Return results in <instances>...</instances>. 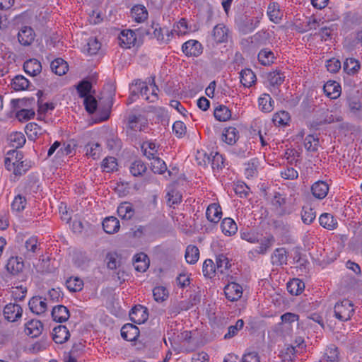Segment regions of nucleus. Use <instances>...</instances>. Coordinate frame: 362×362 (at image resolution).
Masks as SVG:
<instances>
[{"mask_svg":"<svg viewBox=\"0 0 362 362\" xmlns=\"http://www.w3.org/2000/svg\"><path fill=\"white\" fill-rule=\"evenodd\" d=\"M23 158V155L21 151L16 149L8 151L4 158L6 169L12 172L16 176L24 175L30 168V165Z\"/></svg>","mask_w":362,"mask_h":362,"instance_id":"nucleus-1","label":"nucleus"},{"mask_svg":"<svg viewBox=\"0 0 362 362\" xmlns=\"http://www.w3.org/2000/svg\"><path fill=\"white\" fill-rule=\"evenodd\" d=\"M149 86L147 82L137 80L130 88L132 95L140 93L141 97L149 103H154L158 99V88L155 83L154 78H149Z\"/></svg>","mask_w":362,"mask_h":362,"instance_id":"nucleus-2","label":"nucleus"},{"mask_svg":"<svg viewBox=\"0 0 362 362\" xmlns=\"http://www.w3.org/2000/svg\"><path fill=\"white\" fill-rule=\"evenodd\" d=\"M259 22L258 17L242 15L235 18V25L240 33L247 35L253 32L259 26Z\"/></svg>","mask_w":362,"mask_h":362,"instance_id":"nucleus-3","label":"nucleus"},{"mask_svg":"<svg viewBox=\"0 0 362 362\" xmlns=\"http://www.w3.org/2000/svg\"><path fill=\"white\" fill-rule=\"evenodd\" d=\"M354 312V304L348 299L337 302L334 307V317L342 322L351 320Z\"/></svg>","mask_w":362,"mask_h":362,"instance_id":"nucleus-4","label":"nucleus"},{"mask_svg":"<svg viewBox=\"0 0 362 362\" xmlns=\"http://www.w3.org/2000/svg\"><path fill=\"white\" fill-rule=\"evenodd\" d=\"M147 34L151 35L160 44L168 43L173 37V32L162 28L158 23H153Z\"/></svg>","mask_w":362,"mask_h":362,"instance_id":"nucleus-5","label":"nucleus"},{"mask_svg":"<svg viewBox=\"0 0 362 362\" xmlns=\"http://www.w3.org/2000/svg\"><path fill=\"white\" fill-rule=\"evenodd\" d=\"M3 313L6 320L14 322L21 318L23 308L17 303H10L4 307Z\"/></svg>","mask_w":362,"mask_h":362,"instance_id":"nucleus-6","label":"nucleus"},{"mask_svg":"<svg viewBox=\"0 0 362 362\" xmlns=\"http://www.w3.org/2000/svg\"><path fill=\"white\" fill-rule=\"evenodd\" d=\"M136 35L132 30H124L118 36L119 45L125 49L134 47L136 43Z\"/></svg>","mask_w":362,"mask_h":362,"instance_id":"nucleus-7","label":"nucleus"},{"mask_svg":"<svg viewBox=\"0 0 362 362\" xmlns=\"http://www.w3.org/2000/svg\"><path fill=\"white\" fill-rule=\"evenodd\" d=\"M182 51L187 57H198L203 51L202 44L195 40H189L182 46Z\"/></svg>","mask_w":362,"mask_h":362,"instance_id":"nucleus-8","label":"nucleus"},{"mask_svg":"<svg viewBox=\"0 0 362 362\" xmlns=\"http://www.w3.org/2000/svg\"><path fill=\"white\" fill-rule=\"evenodd\" d=\"M224 293L228 300L237 301L243 296V287L235 282H230L224 287Z\"/></svg>","mask_w":362,"mask_h":362,"instance_id":"nucleus-9","label":"nucleus"},{"mask_svg":"<svg viewBox=\"0 0 362 362\" xmlns=\"http://www.w3.org/2000/svg\"><path fill=\"white\" fill-rule=\"evenodd\" d=\"M29 308L32 313L40 315L47 310V299L41 296L33 297L28 303Z\"/></svg>","mask_w":362,"mask_h":362,"instance_id":"nucleus-10","label":"nucleus"},{"mask_svg":"<svg viewBox=\"0 0 362 362\" xmlns=\"http://www.w3.org/2000/svg\"><path fill=\"white\" fill-rule=\"evenodd\" d=\"M148 313L146 308L136 305L129 312V319L135 324H142L148 320Z\"/></svg>","mask_w":362,"mask_h":362,"instance_id":"nucleus-11","label":"nucleus"},{"mask_svg":"<svg viewBox=\"0 0 362 362\" xmlns=\"http://www.w3.org/2000/svg\"><path fill=\"white\" fill-rule=\"evenodd\" d=\"M35 33L33 29L30 26H23L18 33V40L23 46H29L34 41Z\"/></svg>","mask_w":362,"mask_h":362,"instance_id":"nucleus-12","label":"nucleus"},{"mask_svg":"<svg viewBox=\"0 0 362 362\" xmlns=\"http://www.w3.org/2000/svg\"><path fill=\"white\" fill-rule=\"evenodd\" d=\"M329 190V186L325 181L318 180L311 186L313 197L319 200L325 199Z\"/></svg>","mask_w":362,"mask_h":362,"instance_id":"nucleus-13","label":"nucleus"},{"mask_svg":"<svg viewBox=\"0 0 362 362\" xmlns=\"http://www.w3.org/2000/svg\"><path fill=\"white\" fill-rule=\"evenodd\" d=\"M212 37L216 43L226 42L229 38V29L223 23L214 26Z\"/></svg>","mask_w":362,"mask_h":362,"instance_id":"nucleus-14","label":"nucleus"},{"mask_svg":"<svg viewBox=\"0 0 362 362\" xmlns=\"http://www.w3.org/2000/svg\"><path fill=\"white\" fill-rule=\"evenodd\" d=\"M274 33L269 30H261L253 35L251 38V43L256 45H265L270 42Z\"/></svg>","mask_w":362,"mask_h":362,"instance_id":"nucleus-15","label":"nucleus"},{"mask_svg":"<svg viewBox=\"0 0 362 362\" xmlns=\"http://www.w3.org/2000/svg\"><path fill=\"white\" fill-rule=\"evenodd\" d=\"M42 329L43 325L38 320H30L25 324V333L32 338L39 337Z\"/></svg>","mask_w":362,"mask_h":362,"instance_id":"nucleus-16","label":"nucleus"},{"mask_svg":"<svg viewBox=\"0 0 362 362\" xmlns=\"http://www.w3.org/2000/svg\"><path fill=\"white\" fill-rule=\"evenodd\" d=\"M325 95L330 99L338 98L341 93L339 83L335 81H328L323 86Z\"/></svg>","mask_w":362,"mask_h":362,"instance_id":"nucleus-17","label":"nucleus"},{"mask_svg":"<svg viewBox=\"0 0 362 362\" xmlns=\"http://www.w3.org/2000/svg\"><path fill=\"white\" fill-rule=\"evenodd\" d=\"M275 238L272 235H269L259 239V245L253 249V252L257 255H265L274 244Z\"/></svg>","mask_w":362,"mask_h":362,"instance_id":"nucleus-18","label":"nucleus"},{"mask_svg":"<svg viewBox=\"0 0 362 362\" xmlns=\"http://www.w3.org/2000/svg\"><path fill=\"white\" fill-rule=\"evenodd\" d=\"M6 270L8 272L13 275H18L20 274L24 267L23 261L18 257H11L6 264Z\"/></svg>","mask_w":362,"mask_h":362,"instance_id":"nucleus-19","label":"nucleus"},{"mask_svg":"<svg viewBox=\"0 0 362 362\" xmlns=\"http://www.w3.org/2000/svg\"><path fill=\"white\" fill-rule=\"evenodd\" d=\"M121 336L126 341H133L139 336V328L133 324L127 323L122 327Z\"/></svg>","mask_w":362,"mask_h":362,"instance_id":"nucleus-20","label":"nucleus"},{"mask_svg":"<svg viewBox=\"0 0 362 362\" xmlns=\"http://www.w3.org/2000/svg\"><path fill=\"white\" fill-rule=\"evenodd\" d=\"M206 216L209 221L211 223H218L222 217V210L220 205L217 203L209 204L206 211Z\"/></svg>","mask_w":362,"mask_h":362,"instance_id":"nucleus-21","label":"nucleus"},{"mask_svg":"<svg viewBox=\"0 0 362 362\" xmlns=\"http://www.w3.org/2000/svg\"><path fill=\"white\" fill-rule=\"evenodd\" d=\"M70 337V333L64 325H59L53 329L52 339L56 344H62Z\"/></svg>","mask_w":362,"mask_h":362,"instance_id":"nucleus-22","label":"nucleus"},{"mask_svg":"<svg viewBox=\"0 0 362 362\" xmlns=\"http://www.w3.org/2000/svg\"><path fill=\"white\" fill-rule=\"evenodd\" d=\"M288 252L284 247L276 248L271 256L273 265L281 266L287 264Z\"/></svg>","mask_w":362,"mask_h":362,"instance_id":"nucleus-23","label":"nucleus"},{"mask_svg":"<svg viewBox=\"0 0 362 362\" xmlns=\"http://www.w3.org/2000/svg\"><path fill=\"white\" fill-rule=\"evenodd\" d=\"M117 214L123 220H130L134 216L135 210L132 203L124 202L117 207Z\"/></svg>","mask_w":362,"mask_h":362,"instance_id":"nucleus-24","label":"nucleus"},{"mask_svg":"<svg viewBox=\"0 0 362 362\" xmlns=\"http://www.w3.org/2000/svg\"><path fill=\"white\" fill-rule=\"evenodd\" d=\"M23 69L30 76H35L41 73V63L36 59H30L25 62Z\"/></svg>","mask_w":362,"mask_h":362,"instance_id":"nucleus-25","label":"nucleus"},{"mask_svg":"<svg viewBox=\"0 0 362 362\" xmlns=\"http://www.w3.org/2000/svg\"><path fill=\"white\" fill-rule=\"evenodd\" d=\"M52 317L57 322H66L70 317L69 311L62 305L54 306L52 310Z\"/></svg>","mask_w":362,"mask_h":362,"instance_id":"nucleus-26","label":"nucleus"},{"mask_svg":"<svg viewBox=\"0 0 362 362\" xmlns=\"http://www.w3.org/2000/svg\"><path fill=\"white\" fill-rule=\"evenodd\" d=\"M267 13L269 20L274 23H279L283 16V13L277 2H271L269 4Z\"/></svg>","mask_w":362,"mask_h":362,"instance_id":"nucleus-27","label":"nucleus"},{"mask_svg":"<svg viewBox=\"0 0 362 362\" xmlns=\"http://www.w3.org/2000/svg\"><path fill=\"white\" fill-rule=\"evenodd\" d=\"M258 106L263 112H270L274 110V101L268 93L262 94L258 98Z\"/></svg>","mask_w":362,"mask_h":362,"instance_id":"nucleus-28","label":"nucleus"},{"mask_svg":"<svg viewBox=\"0 0 362 362\" xmlns=\"http://www.w3.org/2000/svg\"><path fill=\"white\" fill-rule=\"evenodd\" d=\"M339 352L335 345H330L325 349L323 356L318 362H339Z\"/></svg>","mask_w":362,"mask_h":362,"instance_id":"nucleus-29","label":"nucleus"},{"mask_svg":"<svg viewBox=\"0 0 362 362\" xmlns=\"http://www.w3.org/2000/svg\"><path fill=\"white\" fill-rule=\"evenodd\" d=\"M146 126V122L141 115H132L129 117L128 127L135 132L144 131Z\"/></svg>","mask_w":362,"mask_h":362,"instance_id":"nucleus-30","label":"nucleus"},{"mask_svg":"<svg viewBox=\"0 0 362 362\" xmlns=\"http://www.w3.org/2000/svg\"><path fill=\"white\" fill-rule=\"evenodd\" d=\"M103 228L106 233H115L120 228L119 221L116 217H107L103 221Z\"/></svg>","mask_w":362,"mask_h":362,"instance_id":"nucleus-31","label":"nucleus"},{"mask_svg":"<svg viewBox=\"0 0 362 362\" xmlns=\"http://www.w3.org/2000/svg\"><path fill=\"white\" fill-rule=\"evenodd\" d=\"M149 259L144 252L136 254L134 257V266L136 271L144 272L149 266Z\"/></svg>","mask_w":362,"mask_h":362,"instance_id":"nucleus-32","label":"nucleus"},{"mask_svg":"<svg viewBox=\"0 0 362 362\" xmlns=\"http://www.w3.org/2000/svg\"><path fill=\"white\" fill-rule=\"evenodd\" d=\"M241 83L246 88H250L255 84L257 77L255 74L250 69H243L240 73Z\"/></svg>","mask_w":362,"mask_h":362,"instance_id":"nucleus-33","label":"nucleus"},{"mask_svg":"<svg viewBox=\"0 0 362 362\" xmlns=\"http://www.w3.org/2000/svg\"><path fill=\"white\" fill-rule=\"evenodd\" d=\"M319 222L321 226L330 230L335 229L338 225L337 218L329 213L322 214L319 218Z\"/></svg>","mask_w":362,"mask_h":362,"instance_id":"nucleus-34","label":"nucleus"},{"mask_svg":"<svg viewBox=\"0 0 362 362\" xmlns=\"http://www.w3.org/2000/svg\"><path fill=\"white\" fill-rule=\"evenodd\" d=\"M239 138V132L235 127H229L224 129L222 134V140L228 145H233Z\"/></svg>","mask_w":362,"mask_h":362,"instance_id":"nucleus-35","label":"nucleus"},{"mask_svg":"<svg viewBox=\"0 0 362 362\" xmlns=\"http://www.w3.org/2000/svg\"><path fill=\"white\" fill-rule=\"evenodd\" d=\"M221 228L223 233L227 236L235 235L238 230V226L233 219L225 218L221 223Z\"/></svg>","mask_w":362,"mask_h":362,"instance_id":"nucleus-36","label":"nucleus"},{"mask_svg":"<svg viewBox=\"0 0 362 362\" xmlns=\"http://www.w3.org/2000/svg\"><path fill=\"white\" fill-rule=\"evenodd\" d=\"M159 146L152 141H148L143 143L141 149L144 155L149 160L154 158L158 153Z\"/></svg>","mask_w":362,"mask_h":362,"instance_id":"nucleus-37","label":"nucleus"},{"mask_svg":"<svg viewBox=\"0 0 362 362\" xmlns=\"http://www.w3.org/2000/svg\"><path fill=\"white\" fill-rule=\"evenodd\" d=\"M51 69L57 75L62 76L69 70V66L63 59L57 58L51 63Z\"/></svg>","mask_w":362,"mask_h":362,"instance_id":"nucleus-38","label":"nucleus"},{"mask_svg":"<svg viewBox=\"0 0 362 362\" xmlns=\"http://www.w3.org/2000/svg\"><path fill=\"white\" fill-rule=\"evenodd\" d=\"M131 16L137 23L144 22L148 18V11L142 5L134 6L131 10Z\"/></svg>","mask_w":362,"mask_h":362,"instance_id":"nucleus-39","label":"nucleus"},{"mask_svg":"<svg viewBox=\"0 0 362 362\" xmlns=\"http://www.w3.org/2000/svg\"><path fill=\"white\" fill-rule=\"evenodd\" d=\"M361 68L360 63L354 58H347L343 64L344 71L349 75L356 74Z\"/></svg>","mask_w":362,"mask_h":362,"instance_id":"nucleus-40","label":"nucleus"},{"mask_svg":"<svg viewBox=\"0 0 362 362\" xmlns=\"http://www.w3.org/2000/svg\"><path fill=\"white\" fill-rule=\"evenodd\" d=\"M305 289V284L299 279H293L287 283V290L291 295L298 296Z\"/></svg>","mask_w":362,"mask_h":362,"instance_id":"nucleus-41","label":"nucleus"},{"mask_svg":"<svg viewBox=\"0 0 362 362\" xmlns=\"http://www.w3.org/2000/svg\"><path fill=\"white\" fill-rule=\"evenodd\" d=\"M29 83V81L25 77L17 75L11 80V86L16 91H21L26 90Z\"/></svg>","mask_w":362,"mask_h":362,"instance_id":"nucleus-42","label":"nucleus"},{"mask_svg":"<svg viewBox=\"0 0 362 362\" xmlns=\"http://www.w3.org/2000/svg\"><path fill=\"white\" fill-rule=\"evenodd\" d=\"M257 58L261 64L269 66L274 62L275 57L273 52L267 48H264L259 51Z\"/></svg>","mask_w":362,"mask_h":362,"instance_id":"nucleus-43","label":"nucleus"},{"mask_svg":"<svg viewBox=\"0 0 362 362\" xmlns=\"http://www.w3.org/2000/svg\"><path fill=\"white\" fill-rule=\"evenodd\" d=\"M8 140L10 146L15 148L16 150L23 147L26 141L24 134L18 132L11 133L9 135Z\"/></svg>","mask_w":362,"mask_h":362,"instance_id":"nucleus-44","label":"nucleus"},{"mask_svg":"<svg viewBox=\"0 0 362 362\" xmlns=\"http://www.w3.org/2000/svg\"><path fill=\"white\" fill-rule=\"evenodd\" d=\"M341 120L342 117L339 113L327 109L322 114L320 123L331 124L341 122Z\"/></svg>","mask_w":362,"mask_h":362,"instance_id":"nucleus-45","label":"nucleus"},{"mask_svg":"<svg viewBox=\"0 0 362 362\" xmlns=\"http://www.w3.org/2000/svg\"><path fill=\"white\" fill-rule=\"evenodd\" d=\"M187 263L195 264L199 257V250L195 245H189L187 247L185 255Z\"/></svg>","mask_w":362,"mask_h":362,"instance_id":"nucleus-46","label":"nucleus"},{"mask_svg":"<svg viewBox=\"0 0 362 362\" xmlns=\"http://www.w3.org/2000/svg\"><path fill=\"white\" fill-rule=\"evenodd\" d=\"M86 155L93 160H97L100 158L102 151V147L98 143H88L86 146Z\"/></svg>","mask_w":362,"mask_h":362,"instance_id":"nucleus-47","label":"nucleus"},{"mask_svg":"<svg viewBox=\"0 0 362 362\" xmlns=\"http://www.w3.org/2000/svg\"><path fill=\"white\" fill-rule=\"evenodd\" d=\"M216 269L217 274H224L226 270L228 269L230 264L228 259L223 255H220L216 258Z\"/></svg>","mask_w":362,"mask_h":362,"instance_id":"nucleus-48","label":"nucleus"},{"mask_svg":"<svg viewBox=\"0 0 362 362\" xmlns=\"http://www.w3.org/2000/svg\"><path fill=\"white\" fill-rule=\"evenodd\" d=\"M147 170L146 164L141 160L134 161L130 167L129 171L134 177L142 175Z\"/></svg>","mask_w":362,"mask_h":362,"instance_id":"nucleus-49","label":"nucleus"},{"mask_svg":"<svg viewBox=\"0 0 362 362\" xmlns=\"http://www.w3.org/2000/svg\"><path fill=\"white\" fill-rule=\"evenodd\" d=\"M76 144L73 141L64 143L62 146L59 148L56 153L57 158H62L65 156L72 154L74 152Z\"/></svg>","mask_w":362,"mask_h":362,"instance_id":"nucleus-50","label":"nucleus"},{"mask_svg":"<svg viewBox=\"0 0 362 362\" xmlns=\"http://www.w3.org/2000/svg\"><path fill=\"white\" fill-rule=\"evenodd\" d=\"M215 118L220 122H225L231 117V112L228 107L225 105H220L214 110Z\"/></svg>","mask_w":362,"mask_h":362,"instance_id":"nucleus-51","label":"nucleus"},{"mask_svg":"<svg viewBox=\"0 0 362 362\" xmlns=\"http://www.w3.org/2000/svg\"><path fill=\"white\" fill-rule=\"evenodd\" d=\"M101 47V43L94 37L89 38L86 45L83 47V52L90 55L96 54Z\"/></svg>","mask_w":362,"mask_h":362,"instance_id":"nucleus-52","label":"nucleus"},{"mask_svg":"<svg viewBox=\"0 0 362 362\" xmlns=\"http://www.w3.org/2000/svg\"><path fill=\"white\" fill-rule=\"evenodd\" d=\"M202 272L205 277L211 279L217 274L215 263L211 259H206L203 263Z\"/></svg>","mask_w":362,"mask_h":362,"instance_id":"nucleus-53","label":"nucleus"},{"mask_svg":"<svg viewBox=\"0 0 362 362\" xmlns=\"http://www.w3.org/2000/svg\"><path fill=\"white\" fill-rule=\"evenodd\" d=\"M151 160H153L151 163V168L154 173L163 174L167 170V165L160 158L156 156Z\"/></svg>","mask_w":362,"mask_h":362,"instance_id":"nucleus-54","label":"nucleus"},{"mask_svg":"<svg viewBox=\"0 0 362 362\" xmlns=\"http://www.w3.org/2000/svg\"><path fill=\"white\" fill-rule=\"evenodd\" d=\"M258 161L257 159H251L247 164L245 169V175L247 179L253 178L258 175Z\"/></svg>","mask_w":362,"mask_h":362,"instance_id":"nucleus-55","label":"nucleus"},{"mask_svg":"<svg viewBox=\"0 0 362 362\" xmlns=\"http://www.w3.org/2000/svg\"><path fill=\"white\" fill-rule=\"evenodd\" d=\"M319 146L318 137L309 134L304 139V146L307 151L315 152L317 150Z\"/></svg>","mask_w":362,"mask_h":362,"instance_id":"nucleus-56","label":"nucleus"},{"mask_svg":"<svg viewBox=\"0 0 362 362\" xmlns=\"http://www.w3.org/2000/svg\"><path fill=\"white\" fill-rule=\"evenodd\" d=\"M27 205V200L25 197L18 194L14 197L11 203V209L16 212L23 211Z\"/></svg>","mask_w":362,"mask_h":362,"instance_id":"nucleus-57","label":"nucleus"},{"mask_svg":"<svg viewBox=\"0 0 362 362\" xmlns=\"http://www.w3.org/2000/svg\"><path fill=\"white\" fill-rule=\"evenodd\" d=\"M193 306V303H192V296L187 300H182L179 302L177 304L172 307L171 313L177 315L180 313L181 311H186L189 310Z\"/></svg>","mask_w":362,"mask_h":362,"instance_id":"nucleus-58","label":"nucleus"},{"mask_svg":"<svg viewBox=\"0 0 362 362\" xmlns=\"http://www.w3.org/2000/svg\"><path fill=\"white\" fill-rule=\"evenodd\" d=\"M101 168L104 172L112 173L117 169V162L115 157H107L103 159Z\"/></svg>","mask_w":362,"mask_h":362,"instance_id":"nucleus-59","label":"nucleus"},{"mask_svg":"<svg viewBox=\"0 0 362 362\" xmlns=\"http://www.w3.org/2000/svg\"><path fill=\"white\" fill-rule=\"evenodd\" d=\"M272 120L275 125L284 126L288 124L290 115L286 111H280L274 115Z\"/></svg>","mask_w":362,"mask_h":362,"instance_id":"nucleus-60","label":"nucleus"},{"mask_svg":"<svg viewBox=\"0 0 362 362\" xmlns=\"http://www.w3.org/2000/svg\"><path fill=\"white\" fill-rule=\"evenodd\" d=\"M66 286L70 291L76 292L83 288V282L78 277H71L66 281Z\"/></svg>","mask_w":362,"mask_h":362,"instance_id":"nucleus-61","label":"nucleus"},{"mask_svg":"<svg viewBox=\"0 0 362 362\" xmlns=\"http://www.w3.org/2000/svg\"><path fill=\"white\" fill-rule=\"evenodd\" d=\"M27 288L22 284L11 287V296L15 300H23L25 298Z\"/></svg>","mask_w":362,"mask_h":362,"instance_id":"nucleus-62","label":"nucleus"},{"mask_svg":"<svg viewBox=\"0 0 362 362\" xmlns=\"http://www.w3.org/2000/svg\"><path fill=\"white\" fill-rule=\"evenodd\" d=\"M211 165L212 169L215 171H219L224 167V158L219 153H215L211 156Z\"/></svg>","mask_w":362,"mask_h":362,"instance_id":"nucleus-63","label":"nucleus"},{"mask_svg":"<svg viewBox=\"0 0 362 362\" xmlns=\"http://www.w3.org/2000/svg\"><path fill=\"white\" fill-rule=\"evenodd\" d=\"M189 30L187 25V23L185 18H181L177 23L174 25L173 30V35L175 33L177 35H184L189 33Z\"/></svg>","mask_w":362,"mask_h":362,"instance_id":"nucleus-64","label":"nucleus"}]
</instances>
